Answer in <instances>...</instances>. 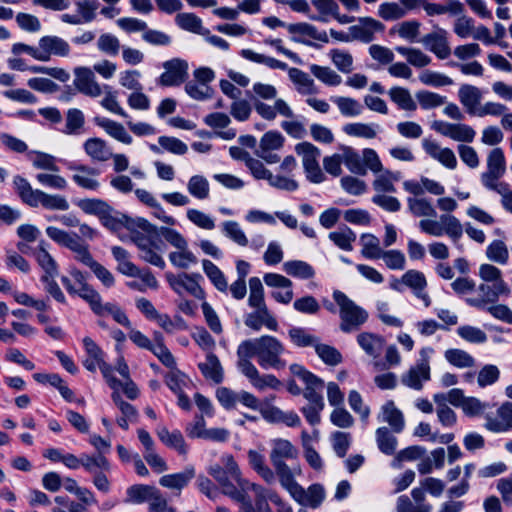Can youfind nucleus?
<instances>
[{
    "mask_svg": "<svg viewBox=\"0 0 512 512\" xmlns=\"http://www.w3.org/2000/svg\"><path fill=\"white\" fill-rule=\"evenodd\" d=\"M285 352L284 345L274 336L264 335L255 339L241 342L240 353L244 356H254L263 369H283L286 361L281 358Z\"/></svg>",
    "mask_w": 512,
    "mask_h": 512,
    "instance_id": "nucleus-1",
    "label": "nucleus"
},
{
    "mask_svg": "<svg viewBox=\"0 0 512 512\" xmlns=\"http://www.w3.org/2000/svg\"><path fill=\"white\" fill-rule=\"evenodd\" d=\"M222 465L215 464L211 466L208 473L218 482L222 488V492L232 498L241 499V490L237 488V483L242 489H245V483L241 478V472L234 457L230 454L221 457Z\"/></svg>",
    "mask_w": 512,
    "mask_h": 512,
    "instance_id": "nucleus-2",
    "label": "nucleus"
},
{
    "mask_svg": "<svg viewBox=\"0 0 512 512\" xmlns=\"http://www.w3.org/2000/svg\"><path fill=\"white\" fill-rule=\"evenodd\" d=\"M240 55L246 60L263 64L270 69L288 70L290 80L299 86L298 91L302 94H313L316 92L313 79L298 68H288L285 62L264 54L256 53L251 49H242Z\"/></svg>",
    "mask_w": 512,
    "mask_h": 512,
    "instance_id": "nucleus-3",
    "label": "nucleus"
},
{
    "mask_svg": "<svg viewBox=\"0 0 512 512\" xmlns=\"http://www.w3.org/2000/svg\"><path fill=\"white\" fill-rule=\"evenodd\" d=\"M333 299L339 306L340 330L344 333L358 331L368 320V313L340 290L333 292Z\"/></svg>",
    "mask_w": 512,
    "mask_h": 512,
    "instance_id": "nucleus-4",
    "label": "nucleus"
},
{
    "mask_svg": "<svg viewBox=\"0 0 512 512\" xmlns=\"http://www.w3.org/2000/svg\"><path fill=\"white\" fill-rule=\"evenodd\" d=\"M419 227L422 232L440 237L443 234L448 235L454 242H457L463 234V227L460 221L451 214L440 216V222L435 220H421Z\"/></svg>",
    "mask_w": 512,
    "mask_h": 512,
    "instance_id": "nucleus-5",
    "label": "nucleus"
},
{
    "mask_svg": "<svg viewBox=\"0 0 512 512\" xmlns=\"http://www.w3.org/2000/svg\"><path fill=\"white\" fill-rule=\"evenodd\" d=\"M295 152L299 156H302L303 168L307 180L316 184L322 183L325 180V175L318 162L321 156L320 149L310 142H301L295 146Z\"/></svg>",
    "mask_w": 512,
    "mask_h": 512,
    "instance_id": "nucleus-6",
    "label": "nucleus"
},
{
    "mask_svg": "<svg viewBox=\"0 0 512 512\" xmlns=\"http://www.w3.org/2000/svg\"><path fill=\"white\" fill-rule=\"evenodd\" d=\"M245 484L246 489L254 492V503L241 491V499H235L241 504L240 512H272L268 500H270L271 493L274 492L256 483L246 482Z\"/></svg>",
    "mask_w": 512,
    "mask_h": 512,
    "instance_id": "nucleus-7",
    "label": "nucleus"
},
{
    "mask_svg": "<svg viewBox=\"0 0 512 512\" xmlns=\"http://www.w3.org/2000/svg\"><path fill=\"white\" fill-rule=\"evenodd\" d=\"M165 277L170 287L177 294H182V291L184 290L197 299H203L205 297V292L198 283V281L202 279V276L199 273H181L174 275L173 273L168 272Z\"/></svg>",
    "mask_w": 512,
    "mask_h": 512,
    "instance_id": "nucleus-8",
    "label": "nucleus"
},
{
    "mask_svg": "<svg viewBox=\"0 0 512 512\" xmlns=\"http://www.w3.org/2000/svg\"><path fill=\"white\" fill-rule=\"evenodd\" d=\"M262 23L271 29H275L277 27H286L288 32L291 34H300L304 36H308L314 40L321 41L323 43H328L329 38L326 31H319L314 25L309 23H295V24H286L282 20L278 19L275 16L265 17L262 20Z\"/></svg>",
    "mask_w": 512,
    "mask_h": 512,
    "instance_id": "nucleus-9",
    "label": "nucleus"
},
{
    "mask_svg": "<svg viewBox=\"0 0 512 512\" xmlns=\"http://www.w3.org/2000/svg\"><path fill=\"white\" fill-rule=\"evenodd\" d=\"M165 72L157 79V83L164 87L179 86L188 77V63L185 60L173 59L164 63Z\"/></svg>",
    "mask_w": 512,
    "mask_h": 512,
    "instance_id": "nucleus-10",
    "label": "nucleus"
},
{
    "mask_svg": "<svg viewBox=\"0 0 512 512\" xmlns=\"http://www.w3.org/2000/svg\"><path fill=\"white\" fill-rule=\"evenodd\" d=\"M385 26L380 21L371 17L358 18V24L348 28L351 41L358 40L363 43H370L375 38L376 32L384 31Z\"/></svg>",
    "mask_w": 512,
    "mask_h": 512,
    "instance_id": "nucleus-11",
    "label": "nucleus"
},
{
    "mask_svg": "<svg viewBox=\"0 0 512 512\" xmlns=\"http://www.w3.org/2000/svg\"><path fill=\"white\" fill-rule=\"evenodd\" d=\"M447 36L448 32L445 29L437 28L435 31L423 36L419 42L439 59H446L451 54Z\"/></svg>",
    "mask_w": 512,
    "mask_h": 512,
    "instance_id": "nucleus-12",
    "label": "nucleus"
},
{
    "mask_svg": "<svg viewBox=\"0 0 512 512\" xmlns=\"http://www.w3.org/2000/svg\"><path fill=\"white\" fill-rule=\"evenodd\" d=\"M74 74L73 84L80 93L93 98L102 94V89L90 68L77 67L74 69Z\"/></svg>",
    "mask_w": 512,
    "mask_h": 512,
    "instance_id": "nucleus-13",
    "label": "nucleus"
},
{
    "mask_svg": "<svg viewBox=\"0 0 512 512\" xmlns=\"http://www.w3.org/2000/svg\"><path fill=\"white\" fill-rule=\"evenodd\" d=\"M100 3L98 0H82L76 2L78 14H62L61 21L67 24L80 25L90 23L96 18V10Z\"/></svg>",
    "mask_w": 512,
    "mask_h": 512,
    "instance_id": "nucleus-14",
    "label": "nucleus"
},
{
    "mask_svg": "<svg viewBox=\"0 0 512 512\" xmlns=\"http://www.w3.org/2000/svg\"><path fill=\"white\" fill-rule=\"evenodd\" d=\"M485 428L494 433L506 432L512 429V403L505 402L497 409V418L487 414Z\"/></svg>",
    "mask_w": 512,
    "mask_h": 512,
    "instance_id": "nucleus-15",
    "label": "nucleus"
},
{
    "mask_svg": "<svg viewBox=\"0 0 512 512\" xmlns=\"http://www.w3.org/2000/svg\"><path fill=\"white\" fill-rule=\"evenodd\" d=\"M41 54L45 56L43 62L49 61L51 56L68 57L70 55L69 43L58 36H43L39 40Z\"/></svg>",
    "mask_w": 512,
    "mask_h": 512,
    "instance_id": "nucleus-16",
    "label": "nucleus"
},
{
    "mask_svg": "<svg viewBox=\"0 0 512 512\" xmlns=\"http://www.w3.org/2000/svg\"><path fill=\"white\" fill-rule=\"evenodd\" d=\"M62 463L69 469H78L82 466L86 472H93L95 466L108 468V459L106 457H93L85 453L81 454L80 457L71 453L64 454Z\"/></svg>",
    "mask_w": 512,
    "mask_h": 512,
    "instance_id": "nucleus-17",
    "label": "nucleus"
},
{
    "mask_svg": "<svg viewBox=\"0 0 512 512\" xmlns=\"http://www.w3.org/2000/svg\"><path fill=\"white\" fill-rule=\"evenodd\" d=\"M68 169L76 172L72 176V180L79 187L92 191H96L99 188L100 183L98 182V180L88 177L89 175L98 176L100 174V171L98 169L76 163H71L68 166Z\"/></svg>",
    "mask_w": 512,
    "mask_h": 512,
    "instance_id": "nucleus-18",
    "label": "nucleus"
},
{
    "mask_svg": "<svg viewBox=\"0 0 512 512\" xmlns=\"http://www.w3.org/2000/svg\"><path fill=\"white\" fill-rule=\"evenodd\" d=\"M506 172V161L501 148H494L487 157V171L482 173L481 182L500 179Z\"/></svg>",
    "mask_w": 512,
    "mask_h": 512,
    "instance_id": "nucleus-19",
    "label": "nucleus"
},
{
    "mask_svg": "<svg viewBox=\"0 0 512 512\" xmlns=\"http://www.w3.org/2000/svg\"><path fill=\"white\" fill-rule=\"evenodd\" d=\"M275 478L278 477L281 486L286 489L290 494L294 492L297 496L302 492V486L297 483L294 476L296 473L295 468H290L285 461L273 462Z\"/></svg>",
    "mask_w": 512,
    "mask_h": 512,
    "instance_id": "nucleus-20",
    "label": "nucleus"
},
{
    "mask_svg": "<svg viewBox=\"0 0 512 512\" xmlns=\"http://www.w3.org/2000/svg\"><path fill=\"white\" fill-rule=\"evenodd\" d=\"M430 379V366L427 359H423L417 363L415 367H411L409 371L402 376V383L412 389L421 390L423 388L422 380Z\"/></svg>",
    "mask_w": 512,
    "mask_h": 512,
    "instance_id": "nucleus-21",
    "label": "nucleus"
},
{
    "mask_svg": "<svg viewBox=\"0 0 512 512\" xmlns=\"http://www.w3.org/2000/svg\"><path fill=\"white\" fill-rule=\"evenodd\" d=\"M159 440L168 448L174 449L178 454L185 456L188 453V445L180 430L169 431L165 426L156 430Z\"/></svg>",
    "mask_w": 512,
    "mask_h": 512,
    "instance_id": "nucleus-22",
    "label": "nucleus"
},
{
    "mask_svg": "<svg viewBox=\"0 0 512 512\" xmlns=\"http://www.w3.org/2000/svg\"><path fill=\"white\" fill-rule=\"evenodd\" d=\"M298 454V449L289 440L277 438L271 441V463L294 460L297 459Z\"/></svg>",
    "mask_w": 512,
    "mask_h": 512,
    "instance_id": "nucleus-23",
    "label": "nucleus"
},
{
    "mask_svg": "<svg viewBox=\"0 0 512 512\" xmlns=\"http://www.w3.org/2000/svg\"><path fill=\"white\" fill-rule=\"evenodd\" d=\"M195 477L193 466H187L183 471L167 474L159 479V484L165 488L181 491Z\"/></svg>",
    "mask_w": 512,
    "mask_h": 512,
    "instance_id": "nucleus-24",
    "label": "nucleus"
},
{
    "mask_svg": "<svg viewBox=\"0 0 512 512\" xmlns=\"http://www.w3.org/2000/svg\"><path fill=\"white\" fill-rule=\"evenodd\" d=\"M446 4L430 3L424 0L422 7L428 16L450 14L459 16L465 11L464 4L459 0H445Z\"/></svg>",
    "mask_w": 512,
    "mask_h": 512,
    "instance_id": "nucleus-25",
    "label": "nucleus"
},
{
    "mask_svg": "<svg viewBox=\"0 0 512 512\" xmlns=\"http://www.w3.org/2000/svg\"><path fill=\"white\" fill-rule=\"evenodd\" d=\"M357 343L372 358H378L383 350L385 339L378 334L362 332L357 335Z\"/></svg>",
    "mask_w": 512,
    "mask_h": 512,
    "instance_id": "nucleus-26",
    "label": "nucleus"
},
{
    "mask_svg": "<svg viewBox=\"0 0 512 512\" xmlns=\"http://www.w3.org/2000/svg\"><path fill=\"white\" fill-rule=\"evenodd\" d=\"M295 501L304 506L311 508H318L325 498V491L322 485L312 484L307 490L302 487V492L299 496L292 492L290 494Z\"/></svg>",
    "mask_w": 512,
    "mask_h": 512,
    "instance_id": "nucleus-27",
    "label": "nucleus"
},
{
    "mask_svg": "<svg viewBox=\"0 0 512 512\" xmlns=\"http://www.w3.org/2000/svg\"><path fill=\"white\" fill-rule=\"evenodd\" d=\"M94 121L97 126L103 128L107 134L117 141L124 144L132 143V137L122 124L105 117H95Z\"/></svg>",
    "mask_w": 512,
    "mask_h": 512,
    "instance_id": "nucleus-28",
    "label": "nucleus"
},
{
    "mask_svg": "<svg viewBox=\"0 0 512 512\" xmlns=\"http://www.w3.org/2000/svg\"><path fill=\"white\" fill-rule=\"evenodd\" d=\"M248 462L251 468L267 483H275L273 470L266 465L265 457L256 450H249L247 453Z\"/></svg>",
    "mask_w": 512,
    "mask_h": 512,
    "instance_id": "nucleus-29",
    "label": "nucleus"
},
{
    "mask_svg": "<svg viewBox=\"0 0 512 512\" xmlns=\"http://www.w3.org/2000/svg\"><path fill=\"white\" fill-rule=\"evenodd\" d=\"M84 151L93 160L104 162L112 157V152L101 138H89L83 144Z\"/></svg>",
    "mask_w": 512,
    "mask_h": 512,
    "instance_id": "nucleus-30",
    "label": "nucleus"
},
{
    "mask_svg": "<svg viewBox=\"0 0 512 512\" xmlns=\"http://www.w3.org/2000/svg\"><path fill=\"white\" fill-rule=\"evenodd\" d=\"M198 368L206 379L219 384L223 381V368L218 357L210 352L206 356L205 363H199Z\"/></svg>",
    "mask_w": 512,
    "mask_h": 512,
    "instance_id": "nucleus-31",
    "label": "nucleus"
},
{
    "mask_svg": "<svg viewBox=\"0 0 512 512\" xmlns=\"http://www.w3.org/2000/svg\"><path fill=\"white\" fill-rule=\"evenodd\" d=\"M83 345L87 353V358L83 361V366L90 372H95L98 364L104 360V351L90 337L83 339Z\"/></svg>",
    "mask_w": 512,
    "mask_h": 512,
    "instance_id": "nucleus-32",
    "label": "nucleus"
},
{
    "mask_svg": "<svg viewBox=\"0 0 512 512\" xmlns=\"http://www.w3.org/2000/svg\"><path fill=\"white\" fill-rule=\"evenodd\" d=\"M382 421L387 422L395 433L404 429V417L392 400L387 401L381 408Z\"/></svg>",
    "mask_w": 512,
    "mask_h": 512,
    "instance_id": "nucleus-33",
    "label": "nucleus"
},
{
    "mask_svg": "<svg viewBox=\"0 0 512 512\" xmlns=\"http://www.w3.org/2000/svg\"><path fill=\"white\" fill-rule=\"evenodd\" d=\"M13 184L23 203L30 207H37V197L40 190L33 189L27 179L19 175L14 177Z\"/></svg>",
    "mask_w": 512,
    "mask_h": 512,
    "instance_id": "nucleus-34",
    "label": "nucleus"
},
{
    "mask_svg": "<svg viewBox=\"0 0 512 512\" xmlns=\"http://www.w3.org/2000/svg\"><path fill=\"white\" fill-rule=\"evenodd\" d=\"M459 100L467 109L470 115H477V105L480 103L481 94L477 87L472 85H462L458 92Z\"/></svg>",
    "mask_w": 512,
    "mask_h": 512,
    "instance_id": "nucleus-35",
    "label": "nucleus"
},
{
    "mask_svg": "<svg viewBox=\"0 0 512 512\" xmlns=\"http://www.w3.org/2000/svg\"><path fill=\"white\" fill-rule=\"evenodd\" d=\"M157 493V488L145 484H134L127 488L125 499L126 503L141 504L149 502L151 497Z\"/></svg>",
    "mask_w": 512,
    "mask_h": 512,
    "instance_id": "nucleus-36",
    "label": "nucleus"
},
{
    "mask_svg": "<svg viewBox=\"0 0 512 512\" xmlns=\"http://www.w3.org/2000/svg\"><path fill=\"white\" fill-rule=\"evenodd\" d=\"M312 5L318 11V14H308L313 21L327 23L329 18L339 11V5L335 0H312Z\"/></svg>",
    "mask_w": 512,
    "mask_h": 512,
    "instance_id": "nucleus-37",
    "label": "nucleus"
},
{
    "mask_svg": "<svg viewBox=\"0 0 512 512\" xmlns=\"http://www.w3.org/2000/svg\"><path fill=\"white\" fill-rule=\"evenodd\" d=\"M480 277L486 281L495 284V289L499 292H510L507 283L502 278L499 268L491 264H482L479 269Z\"/></svg>",
    "mask_w": 512,
    "mask_h": 512,
    "instance_id": "nucleus-38",
    "label": "nucleus"
},
{
    "mask_svg": "<svg viewBox=\"0 0 512 512\" xmlns=\"http://www.w3.org/2000/svg\"><path fill=\"white\" fill-rule=\"evenodd\" d=\"M97 316L111 315L113 320L125 328H131V322L124 310L115 302L101 303L94 313Z\"/></svg>",
    "mask_w": 512,
    "mask_h": 512,
    "instance_id": "nucleus-39",
    "label": "nucleus"
},
{
    "mask_svg": "<svg viewBox=\"0 0 512 512\" xmlns=\"http://www.w3.org/2000/svg\"><path fill=\"white\" fill-rule=\"evenodd\" d=\"M328 237L338 248L344 251H351L353 249L352 243L356 240L355 232L347 225H342L337 231L330 232Z\"/></svg>",
    "mask_w": 512,
    "mask_h": 512,
    "instance_id": "nucleus-40",
    "label": "nucleus"
},
{
    "mask_svg": "<svg viewBox=\"0 0 512 512\" xmlns=\"http://www.w3.org/2000/svg\"><path fill=\"white\" fill-rule=\"evenodd\" d=\"M388 95L392 102H394L399 109L406 111H415L417 104L413 100L408 89L395 86L388 91Z\"/></svg>",
    "mask_w": 512,
    "mask_h": 512,
    "instance_id": "nucleus-41",
    "label": "nucleus"
},
{
    "mask_svg": "<svg viewBox=\"0 0 512 512\" xmlns=\"http://www.w3.org/2000/svg\"><path fill=\"white\" fill-rule=\"evenodd\" d=\"M407 207L414 217H435L437 215L435 208L427 198L408 197Z\"/></svg>",
    "mask_w": 512,
    "mask_h": 512,
    "instance_id": "nucleus-42",
    "label": "nucleus"
},
{
    "mask_svg": "<svg viewBox=\"0 0 512 512\" xmlns=\"http://www.w3.org/2000/svg\"><path fill=\"white\" fill-rule=\"evenodd\" d=\"M341 150L343 163L350 172L360 176L366 175V168L365 165H363L362 157L359 153L349 146H343Z\"/></svg>",
    "mask_w": 512,
    "mask_h": 512,
    "instance_id": "nucleus-43",
    "label": "nucleus"
},
{
    "mask_svg": "<svg viewBox=\"0 0 512 512\" xmlns=\"http://www.w3.org/2000/svg\"><path fill=\"white\" fill-rule=\"evenodd\" d=\"M204 273L212 282L217 290L226 293L228 290V282L224 273L210 260L202 261Z\"/></svg>",
    "mask_w": 512,
    "mask_h": 512,
    "instance_id": "nucleus-44",
    "label": "nucleus"
},
{
    "mask_svg": "<svg viewBox=\"0 0 512 512\" xmlns=\"http://www.w3.org/2000/svg\"><path fill=\"white\" fill-rule=\"evenodd\" d=\"M283 270L292 277L300 279H310L315 275L314 268L307 262L301 260H291L283 264Z\"/></svg>",
    "mask_w": 512,
    "mask_h": 512,
    "instance_id": "nucleus-45",
    "label": "nucleus"
},
{
    "mask_svg": "<svg viewBox=\"0 0 512 512\" xmlns=\"http://www.w3.org/2000/svg\"><path fill=\"white\" fill-rule=\"evenodd\" d=\"M66 124L62 130L67 135H79L82 133L85 124V116L80 109L71 108L66 113Z\"/></svg>",
    "mask_w": 512,
    "mask_h": 512,
    "instance_id": "nucleus-46",
    "label": "nucleus"
},
{
    "mask_svg": "<svg viewBox=\"0 0 512 512\" xmlns=\"http://www.w3.org/2000/svg\"><path fill=\"white\" fill-rule=\"evenodd\" d=\"M376 442L383 454L389 456L395 454L398 441L387 427H379L376 430Z\"/></svg>",
    "mask_w": 512,
    "mask_h": 512,
    "instance_id": "nucleus-47",
    "label": "nucleus"
},
{
    "mask_svg": "<svg viewBox=\"0 0 512 512\" xmlns=\"http://www.w3.org/2000/svg\"><path fill=\"white\" fill-rule=\"evenodd\" d=\"M331 101L337 105L340 113L345 117H355L363 111L360 102L351 97L333 96Z\"/></svg>",
    "mask_w": 512,
    "mask_h": 512,
    "instance_id": "nucleus-48",
    "label": "nucleus"
},
{
    "mask_svg": "<svg viewBox=\"0 0 512 512\" xmlns=\"http://www.w3.org/2000/svg\"><path fill=\"white\" fill-rule=\"evenodd\" d=\"M395 50L414 67L423 68L431 63V58L420 49L397 46Z\"/></svg>",
    "mask_w": 512,
    "mask_h": 512,
    "instance_id": "nucleus-49",
    "label": "nucleus"
},
{
    "mask_svg": "<svg viewBox=\"0 0 512 512\" xmlns=\"http://www.w3.org/2000/svg\"><path fill=\"white\" fill-rule=\"evenodd\" d=\"M479 291L483 294L482 300L467 299V303L470 306L477 308H484L486 303H495L498 301L500 295H508L510 292H499L495 289V284H481L478 287Z\"/></svg>",
    "mask_w": 512,
    "mask_h": 512,
    "instance_id": "nucleus-50",
    "label": "nucleus"
},
{
    "mask_svg": "<svg viewBox=\"0 0 512 512\" xmlns=\"http://www.w3.org/2000/svg\"><path fill=\"white\" fill-rule=\"evenodd\" d=\"M270 318L273 321L271 324L268 323V318H266L260 310H256L255 312L246 315L244 323L254 331H259L263 325L272 331H276L278 329V322L271 313Z\"/></svg>",
    "mask_w": 512,
    "mask_h": 512,
    "instance_id": "nucleus-51",
    "label": "nucleus"
},
{
    "mask_svg": "<svg viewBox=\"0 0 512 512\" xmlns=\"http://www.w3.org/2000/svg\"><path fill=\"white\" fill-rule=\"evenodd\" d=\"M39 205L48 210L66 211L69 209V203L65 197L61 195L47 194L41 190L37 197V207Z\"/></svg>",
    "mask_w": 512,
    "mask_h": 512,
    "instance_id": "nucleus-52",
    "label": "nucleus"
},
{
    "mask_svg": "<svg viewBox=\"0 0 512 512\" xmlns=\"http://www.w3.org/2000/svg\"><path fill=\"white\" fill-rule=\"evenodd\" d=\"M361 244L363 246L361 254L367 259H379L383 253L380 248L379 239L369 233H364L360 237Z\"/></svg>",
    "mask_w": 512,
    "mask_h": 512,
    "instance_id": "nucleus-53",
    "label": "nucleus"
},
{
    "mask_svg": "<svg viewBox=\"0 0 512 512\" xmlns=\"http://www.w3.org/2000/svg\"><path fill=\"white\" fill-rule=\"evenodd\" d=\"M35 257L39 266L43 269L44 274L42 277H56L58 276V265L53 257L47 250L40 246L35 252Z\"/></svg>",
    "mask_w": 512,
    "mask_h": 512,
    "instance_id": "nucleus-54",
    "label": "nucleus"
},
{
    "mask_svg": "<svg viewBox=\"0 0 512 512\" xmlns=\"http://www.w3.org/2000/svg\"><path fill=\"white\" fill-rule=\"evenodd\" d=\"M175 22L183 30L204 34L202 20L194 13H179L175 18Z\"/></svg>",
    "mask_w": 512,
    "mask_h": 512,
    "instance_id": "nucleus-55",
    "label": "nucleus"
},
{
    "mask_svg": "<svg viewBox=\"0 0 512 512\" xmlns=\"http://www.w3.org/2000/svg\"><path fill=\"white\" fill-rule=\"evenodd\" d=\"M444 356L451 365L458 368H469L475 365V359L461 349H448L445 351Z\"/></svg>",
    "mask_w": 512,
    "mask_h": 512,
    "instance_id": "nucleus-56",
    "label": "nucleus"
},
{
    "mask_svg": "<svg viewBox=\"0 0 512 512\" xmlns=\"http://www.w3.org/2000/svg\"><path fill=\"white\" fill-rule=\"evenodd\" d=\"M289 338L291 342L297 347H315L319 338L308 333L305 328L302 327H292L288 331Z\"/></svg>",
    "mask_w": 512,
    "mask_h": 512,
    "instance_id": "nucleus-57",
    "label": "nucleus"
},
{
    "mask_svg": "<svg viewBox=\"0 0 512 512\" xmlns=\"http://www.w3.org/2000/svg\"><path fill=\"white\" fill-rule=\"evenodd\" d=\"M315 352L319 358L329 366H336L343 361L342 354L333 346L317 342Z\"/></svg>",
    "mask_w": 512,
    "mask_h": 512,
    "instance_id": "nucleus-58",
    "label": "nucleus"
},
{
    "mask_svg": "<svg viewBox=\"0 0 512 512\" xmlns=\"http://www.w3.org/2000/svg\"><path fill=\"white\" fill-rule=\"evenodd\" d=\"M378 127L377 124L349 123L343 127V131L349 136L373 139L377 135L375 128Z\"/></svg>",
    "mask_w": 512,
    "mask_h": 512,
    "instance_id": "nucleus-59",
    "label": "nucleus"
},
{
    "mask_svg": "<svg viewBox=\"0 0 512 512\" xmlns=\"http://www.w3.org/2000/svg\"><path fill=\"white\" fill-rule=\"evenodd\" d=\"M76 292V296L84 300L89 305L93 313H95L97 308H100L102 297L89 283L76 288Z\"/></svg>",
    "mask_w": 512,
    "mask_h": 512,
    "instance_id": "nucleus-60",
    "label": "nucleus"
},
{
    "mask_svg": "<svg viewBox=\"0 0 512 512\" xmlns=\"http://www.w3.org/2000/svg\"><path fill=\"white\" fill-rule=\"evenodd\" d=\"M113 212V208L109 206V209L100 216L99 220L102 225L111 231H118L122 227L127 228L128 216L120 213H116V215H114Z\"/></svg>",
    "mask_w": 512,
    "mask_h": 512,
    "instance_id": "nucleus-61",
    "label": "nucleus"
},
{
    "mask_svg": "<svg viewBox=\"0 0 512 512\" xmlns=\"http://www.w3.org/2000/svg\"><path fill=\"white\" fill-rule=\"evenodd\" d=\"M305 385L303 396L309 403L325 404L322 396L324 381L321 378L317 376L315 381L311 380V383L306 382Z\"/></svg>",
    "mask_w": 512,
    "mask_h": 512,
    "instance_id": "nucleus-62",
    "label": "nucleus"
},
{
    "mask_svg": "<svg viewBox=\"0 0 512 512\" xmlns=\"http://www.w3.org/2000/svg\"><path fill=\"white\" fill-rule=\"evenodd\" d=\"M310 71L317 79L329 86H338L342 81L341 76L329 67L313 64Z\"/></svg>",
    "mask_w": 512,
    "mask_h": 512,
    "instance_id": "nucleus-63",
    "label": "nucleus"
},
{
    "mask_svg": "<svg viewBox=\"0 0 512 512\" xmlns=\"http://www.w3.org/2000/svg\"><path fill=\"white\" fill-rule=\"evenodd\" d=\"M187 189L197 199H206L209 196V183L204 176L194 175L189 179Z\"/></svg>",
    "mask_w": 512,
    "mask_h": 512,
    "instance_id": "nucleus-64",
    "label": "nucleus"
}]
</instances>
